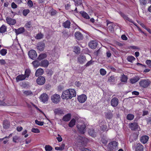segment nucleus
<instances>
[{"mask_svg": "<svg viewBox=\"0 0 151 151\" xmlns=\"http://www.w3.org/2000/svg\"><path fill=\"white\" fill-rule=\"evenodd\" d=\"M139 79V77L136 76L130 79V82L132 84H134L137 82Z\"/></svg>", "mask_w": 151, "mask_h": 151, "instance_id": "29", "label": "nucleus"}, {"mask_svg": "<svg viewBox=\"0 0 151 151\" xmlns=\"http://www.w3.org/2000/svg\"><path fill=\"white\" fill-rule=\"evenodd\" d=\"M40 99L43 102L45 103L48 101V96L46 94L43 93L40 96Z\"/></svg>", "mask_w": 151, "mask_h": 151, "instance_id": "17", "label": "nucleus"}, {"mask_svg": "<svg viewBox=\"0 0 151 151\" xmlns=\"http://www.w3.org/2000/svg\"><path fill=\"white\" fill-rule=\"evenodd\" d=\"M127 59L129 62L132 63L133 61L135 60V58L133 56H129L127 57Z\"/></svg>", "mask_w": 151, "mask_h": 151, "instance_id": "40", "label": "nucleus"}, {"mask_svg": "<svg viewBox=\"0 0 151 151\" xmlns=\"http://www.w3.org/2000/svg\"><path fill=\"white\" fill-rule=\"evenodd\" d=\"M115 80V78L114 76H110L108 78V82H109L111 84H112Z\"/></svg>", "mask_w": 151, "mask_h": 151, "instance_id": "34", "label": "nucleus"}, {"mask_svg": "<svg viewBox=\"0 0 151 151\" xmlns=\"http://www.w3.org/2000/svg\"><path fill=\"white\" fill-rule=\"evenodd\" d=\"M32 63L35 67H36L39 66L40 63L37 60H35L32 62Z\"/></svg>", "mask_w": 151, "mask_h": 151, "instance_id": "51", "label": "nucleus"}, {"mask_svg": "<svg viewBox=\"0 0 151 151\" xmlns=\"http://www.w3.org/2000/svg\"><path fill=\"white\" fill-rule=\"evenodd\" d=\"M76 120L75 119H72L69 122L68 125L70 127H72L74 126L76 124Z\"/></svg>", "mask_w": 151, "mask_h": 151, "instance_id": "36", "label": "nucleus"}, {"mask_svg": "<svg viewBox=\"0 0 151 151\" xmlns=\"http://www.w3.org/2000/svg\"><path fill=\"white\" fill-rule=\"evenodd\" d=\"M52 102L55 104H58L60 100V96L58 94L52 95L51 97Z\"/></svg>", "mask_w": 151, "mask_h": 151, "instance_id": "5", "label": "nucleus"}, {"mask_svg": "<svg viewBox=\"0 0 151 151\" xmlns=\"http://www.w3.org/2000/svg\"><path fill=\"white\" fill-rule=\"evenodd\" d=\"M107 26L108 27L109 30L111 32H113L114 25L112 23H110L109 21H107Z\"/></svg>", "mask_w": 151, "mask_h": 151, "instance_id": "26", "label": "nucleus"}, {"mask_svg": "<svg viewBox=\"0 0 151 151\" xmlns=\"http://www.w3.org/2000/svg\"><path fill=\"white\" fill-rule=\"evenodd\" d=\"M76 91L73 89H70L63 92L61 97L63 99H70L76 96Z\"/></svg>", "mask_w": 151, "mask_h": 151, "instance_id": "1", "label": "nucleus"}, {"mask_svg": "<svg viewBox=\"0 0 151 151\" xmlns=\"http://www.w3.org/2000/svg\"><path fill=\"white\" fill-rule=\"evenodd\" d=\"M3 125L4 129H8L10 127V122L7 120H5L3 122Z\"/></svg>", "mask_w": 151, "mask_h": 151, "instance_id": "18", "label": "nucleus"}, {"mask_svg": "<svg viewBox=\"0 0 151 151\" xmlns=\"http://www.w3.org/2000/svg\"><path fill=\"white\" fill-rule=\"evenodd\" d=\"M27 4L29 7H31L33 6V3L31 0H29L27 2Z\"/></svg>", "mask_w": 151, "mask_h": 151, "instance_id": "59", "label": "nucleus"}, {"mask_svg": "<svg viewBox=\"0 0 151 151\" xmlns=\"http://www.w3.org/2000/svg\"><path fill=\"white\" fill-rule=\"evenodd\" d=\"M100 74L102 76H104L105 75L106 73V71L103 68L100 69Z\"/></svg>", "mask_w": 151, "mask_h": 151, "instance_id": "49", "label": "nucleus"}, {"mask_svg": "<svg viewBox=\"0 0 151 151\" xmlns=\"http://www.w3.org/2000/svg\"><path fill=\"white\" fill-rule=\"evenodd\" d=\"M58 137H57V139L58 142H61L62 140V139L61 136L59 134H58Z\"/></svg>", "mask_w": 151, "mask_h": 151, "instance_id": "63", "label": "nucleus"}, {"mask_svg": "<svg viewBox=\"0 0 151 151\" xmlns=\"http://www.w3.org/2000/svg\"><path fill=\"white\" fill-rule=\"evenodd\" d=\"M128 78L127 76L124 74L121 75V80L122 82H126L127 81Z\"/></svg>", "mask_w": 151, "mask_h": 151, "instance_id": "33", "label": "nucleus"}, {"mask_svg": "<svg viewBox=\"0 0 151 151\" xmlns=\"http://www.w3.org/2000/svg\"><path fill=\"white\" fill-rule=\"evenodd\" d=\"M87 142V139L85 138L80 137L78 138V140L77 144L80 147L84 146L86 145Z\"/></svg>", "mask_w": 151, "mask_h": 151, "instance_id": "4", "label": "nucleus"}, {"mask_svg": "<svg viewBox=\"0 0 151 151\" xmlns=\"http://www.w3.org/2000/svg\"><path fill=\"white\" fill-rule=\"evenodd\" d=\"M45 149L46 151H51L53 149V148L50 145H46L45 146Z\"/></svg>", "mask_w": 151, "mask_h": 151, "instance_id": "45", "label": "nucleus"}, {"mask_svg": "<svg viewBox=\"0 0 151 151\" xmlns=\"http://www.w3.org/2000/svg\"><path fill=\"white\" fill-rule=\"evenodd\" d=\"M47 57V55L45 54H40L38 58V59L40 60L45 58Z\"/></svg>", "mask_w": 151, "mask_h": 151, "instance_id": "41", "label": "nucleus"}, {"mask_svg": "<svg viewBox=\"0 0 151 151\" xmlns=\"http://www.w3.org/2000/svg\"><path fill=\"white\" fill-rule=\"evenodd\" d=\"M65 145L64 144H62L60 147H55V149L56 150H62L65 148Z\"/></svg>", "mask_w": 151, "mask_h": 151, "instance_id": "42", "label": "nucleus"}, {"mask_svg": "<svg viewBox=\"0 0 151 151\" xmlns=\"http://www.w3.org/2000/svg\"><path fill=\"white\" fill-rule=\"evenodd\" d=\"M44 70L41 68H40L37 69L35 73V76H38L40 75H41L43 73Z\"/></svg>", "mask_w": 151, "mask_h": 151, "instance_id": "27", "label": "nucleus"}, {"mask_svg": "<svg viewBox=\"0 0 151 151\" xmlns=\"http://www.w3.org/2000/svg\"><path fill=\"white\" fill-rule=\"evenodd\" d=\"M88 45L91 48L95 49L98 45L97 42L96 40L91 41L89 42Z\"/></svg>", "mask_w": 151, "mask_h": 151, "instance_id": "12", "label": "nucleus"}, {"mask_svg": "<svg viewBox=\"0 0 151 151\" xmlns=\"http://www.w3.org/2000/svg\"><path fill=\"white\" fill-rule=\"evenodd\" d=\"M28 55L30 58L33 60H35L37 56L36 52L33 50H31L29 52Z\"/></svg>", "mask_w": 151, "mask_h": 151, "instance_id": "7", "label": "nucleus"}, {"mask_svg": "<svg viewBox=\"0 0 151 151\" xmlns=\"http://www.w3.org/2000/svg\"><path fill=\"white\" fill-rule=\"evenodd\" d=\"M57 12L53 9H52L50 11L49 13L51 16H54L57 13Z\"/></svg>", "mask_w": 151, "mask_h": 151, "instance_id": "43", "label": "nucleus"}, {"mask_svg": "<svg viewBox=\"0 0 151 151\" xmlns=\"http://www.w3.org/2000/svg\"><path fill=\"white\" fill-rule=\"evenodd\" d=\"M29 12L30 10L29 9H24L23 11L22 14L24 16H26Z\"/></svg>", "mask_w": 151, "mask_h": 151, "instance_id": "47", "label": "nucleus"}, {"mask_svg": "<svg viewBox=\"0 0 151 151\" xmlns=\"http://www.w3.org/2000/svg\"><path fill=\"white\" fill-rule=\"evenodd\" d=\"M87 99L86 96L84 94L79 96L78 97V101L81 103H83Z\"/></svg>", "mask_w": 151, "mask_h": 151, "instance_id": "14", "label": "nucleus"}, {"mask_svg": "<svg viewBox=\"0 0 151 151\" xmlns=\"http://www.w3.org/2000/svg\"><path fill=\"white\" fill-rule=\"evenodd\" d=\"M0 52L2 55H5L7 53L6 50L5 49H2L1 50Z\"/></svg>", "mask_w": 151, "mask_h": 151, "instance_id": "55", "label": "nucleus"}, {"mask_svg": "<svg viewBox=\"0 0 151 151\" xmlns=\"http://www.w3.org/2000/svg\"><path fill=\"white\" fill-rule=\"evenodd\" d=\"M45 47V44L44 42H39L37 44V49L40 51H42L44 50Z\"/></svg>", "mask_w": 151, "mask_h": 151, "instance_id": "15", "label": "nucleus"}, {"mask_svg": "<svg viewBox=\"0 0 151 151\" xmlns=\"http://www.w3.org/2000/svg\"><path fill=\"white\" fill-rule=\"evenodd\" d=\"M134 118V115L133 114H129L127 116V119L129 120H132Z\"/></svg>", "mask_w": 151, "mask_h": 151, "instance_id": "37", "label": "nucleus"}, {"mask_svg": "<svg viewBox=\"0 0 151 151\" xmlns=\"http://www.w3.org/2000/svg\"><path fill=\"white\" fill-rule=\"evenodd\" d=\"M76 38L78 40H82L83 38V36L82 33L80 32H76L74 34Z\"/></svg>", "mask_w": 151, "mask_h": 151, "instance_id": "11", "label": "nucleus"}, {"mask_svg": "<svg viewBox=\"0 0 151 151\" xmlns=\"http://www.w3.org/2000/svg\"><path fill=\"white\" fill-rule=\"evenodd\" d=\"M6 27L5 25L3 24L0 28V32L1 33H4L6 31Z\"/></svg>", "mask_w": 151, "mask_h": 151, "instance_id": "35", "label": "nucleus"}, {"mask_svg": "<svg viewBox=\"0 0 151 151\" xmlns=\"http://www.w3.org/2000/svg\"><path fill=\"white\" fill-rule=\"evenodd\" d=\"M49 64V62L47 60H42L41 62V66L45 68H47Z\"/></svg>", "mask_w": 151, "mask_h": 151, "instance_id": "24", "label": "nucleus"}, {"mask_svg": "<svg viewBox=\"0 0 151 151\" xmlns=\"http://www.w3.org/2000/svg\"><path fill=\"white\" fill-rule=\"evenodd\" d=\"M35 123L39 125V126H42L43 125L44 122H41L38 121L36 119L35 121Z\"/></svg>", "mask_w": 151, "mask_h": 151, "instance_id": "52", "label": "nucleus"}, {"mask_svg": "<svg viewBox=\"0 0 151 151\" xmlns=\"http://www.w3.org/2000/svg\"><path fill=\"white\" fill-rule=\"evenodd\" d=\"M70 22L69 20H67L63 23V26L65 28H69L70 26Z\"/></svg>", "mask_w": 151, "mask_h": 151, "instance_id": "30", "label": "nucleus"}, {"mask_svg": "<svg viewBox=\"0 0 151 151\" xmlns=\"http://www.w3.org/2000/svg\"><path fill=\"white\" fill-rule=\"evenodd\" d=\"M146 63L148 65L149 67L151 68V60H147L146 61Z\"/></svg>", "mask_w": 151, "mask_h": 151, "instance_id": "57", "label": "nucleus"}, {"mask_svg": "<svg viewBox=\"0 0 151 151\" xmlns=\"http://www.w3.org/2000/svg\"><path fill=\"white\" fill-rule=\"evenodd\" d=\"M6 20L7 23L10 25H14L16 23L15 20L9 17H6Z\"/></svg>", "mask_w": 151, "mask_h": 151, "instance_id": "16", "label": "nucleus"}, {"mask_svg": "<svg viewBox=\"0 0 151 151\" xmlns=\"http://www.w3.org/2000/svg\"><path fill=\"white\" fill-rule=\"evenodd\" d=\"M77 127L81 133L84 134L85 132L86 126L85 124H83L81 125H78Z\"/></svg>", "mask_w": 151, "mask_h": 151, "instance_id": "10", "label": "nucleus"}, {"mask_svg": "<svg viewBox=\"0 0 151 151\" xmlns=\"http://www.w3.org/2000/svg\"><path fill=\"white\" fill-rule=\"evenodd\" d=\"M71 117V114H68L63 117L62 120L64 121L68 122L70 120Z\"/></svg>", "mask_w": 151, "mask_h": 151, "instance_id": "25", "label": "nucleus"}, {"mask_svg": "<svg viewBox=\"0 0 151 151\" xmlns=\"http://www.w3.org/2000/svg\"><path fill=\"white\" fill-rule=\"evenodd\" d=\"M78 62L80 64H83L84 63L86 60L85 56L81 55L78 58Z\"/></svg>", "mask_w": 151, "mask_h": 151, "instance_id": "19", "label": "nucleus"}, {"mask_svg": "<svg viewBox=\"0 0 151 151\" xmlns=\"http://www.w3.org/2000/svg\"><path fill=\"white\" fill-rule=\"evenodd\" d=\"M140 4L142 6H145L147 3V0H139Z\"/></svg>", "mask_w": 151, "mask_h": 151, "instance_id": "44", "label": "nucleus"}, {"mask_svg": "<svg viewBox=\"0 0 151 151\" xmlns=\"http://www.w3.org/2000/svg\"><path fill=\"white\" fill-rule=\"evenodd\" d=\"M135 151H143V146L141 144L139 143L134 146Z\"/></svg>", "mask_w": 151, "mask_h": 151, "instance_id": "13", "label": "nucleus"}, {"mask_svg": "<svg viewBox=\"0 0 151 151\" xmlns=\"http://www.w3.org/2000/svg\"><path fill=\"white\" fill-rule=\"evenodd\" d=\"M23 93L26 96H31L33 95V92L30 90L23 91Z\"/></svg>", "mask_w": 151, "mask_h": 151, "instance_id": "32", "label": "nucleus"}, {"mask_svg": "<svg viewBox=\"0 0 151 151\" xmlns=\"http://www.w3.org/2000/svg\"><path fill=\"white\" fill-rule=\"evenodd\" d=\"M105 115L106 119L109 120L111 119L113 117V114L111 111H108L106 113Z\"/></svg>", "mask_w": 151, "mask_h": 151, "instance_id": "22", "label": "nucleus"}, {"mask_svg": "<svg viewBox=\"0 0 151 151\" xmlns=\"http://www.w3.org/2000/svg\"><path fill=\"white\" fill-rule=\"evenodd\" d=\"M26 78V76L24 75H19L17 76L16 78V81L17 82L24 80Z\"/></svg>", "mask_w": 151, "mask_h": 151, "instance_id": "20", "label": "nucleus"}, {"mask_svg": "<svg viewBox=\"0 0 151 151\" xmlns=\"http://www.w3.org/2000/svg\"><path fill=\"white\" fill-rule=\"evenodd\" d=\"M80 14L82 15V16L84 18L87 19H89L90 17L84 11H81Z\"/></svg>", "mask_w": 151, "mask_h": 151, "instance_id": "31", "label": "nucleus"}, {"mask_svg": "<svg viewBox=\"0 0 151 151\" xmlns=\"http://www.w3.org/2000/svg\"><path fill=\"white\" fill-rule=\"evenodd\" d=\"M47 74L50 76H51L53 73V72L52 70H47L46 71Z\"/></svg>", "mask_w": 151, "mask_h": 151, "instance_id": "56", "label": "nucleus"}, {"mask_svg": "<svg viewBox=\"0 0 151 151\" xmlns=\"http://www.w3.org/2000/svg\"><path fill=\"white\" fill-rule=\"evenodd\" d=\"M31 131L34 133H39L40 132V130L38 129L34 128H32Z\"/></svg>", "mask_w": 151, "mask_h": 151, "instance_id": "50", "label": "nucleus"}, {"mask_svg": "<svg viewBox=\"0 0 151 151\" xmlns=\"http://www.w3.org/2000/svg\"><path fill=\"white\" fill-rule=\"evenodd\" d=\"M149 139V137L147 135L142 136L140 139V142L143 144L147 143Z\"/></svg>", "mask_w": 151, "mask_h": 151, "instance_id": "21", "label": "nucleus"}, {"mask_svg": "<svg viewBox=\"0 0 151 151\" xmlns=\"http://www.w3.org/2000/svg\"><path fill=\"white\" fill-rule=\"evenodd\" d=\"M88 131L89 134L91 136L94 137L96 136L95 133L93 129H90Z\"/></svg>", "mask_w": 151, "mask_h": 151, "instance_id": "38", "label": "nucleus"}, {"mask_svg": "<svg viewBox=\"0 0 151 151\" xmlns=\"http://www.w3.org/2000/svg\"><path fill=\"white\" fill-rule=\"evenodd\" d=\"M19 139L18 137L17 136H15L13 137V141L15 142H17V140H18Z\"/></svg>", "mask_w": 151, "mask_h": 151, "instance_id": "64", "label": "nucleus"}, {"mask_svg": "<svg viewBox=\"0 0 151 151\" xmlns=\"http://www.w3.org/2000/svg\"><path fill=\"white\" fill-rule=\"evenodd\" d=\"M101 51L100 49H99L97 51L95 52L94 53V55L96 56H98L99 53H100V52Z\"/></svg>", "mask_w": 151, "mask_h": 151, "instance_id": "62", "label": "nucleus"}, {"mask_svg": "<svg viewBox=\"0 0 151 151\" xmlns=\"http://www.w3.org/2000/svg\"><path fill=\"white\" fill-rule=\"evenodd\" d=\"M151 82L148 79H141L139 82L140 86L142 88L147 87L150 84Z\"/></svg>", "mask_w": 151, "mask_h": 151, "instance_id": "3", "label": "nucleus"}, {"mask_svg": "<svg viewBox=\"0 0 151 151\" xmlns=\"http://www.w3.org/2000/svg\"><path fill=\"white\" fill-rule=\"evenodd\" d=\"M100 127H101V130L103 131H107V126L106 124H104L102 125L100 124Z\"/></svg>", "mask_w": 151, "mask_h": 151, "instance_id": "39", "label": "nucleus"}, {"mask_svg": "<svg viewBox=\"0 0 151 151\" xmlns=\"http://www.w3.org/2000/svg\"><path fill=\"white\" fill-rule=\"evenodd\" d=\"M129 127L132 130H138L140 129L138 123L135 122L129 124Z\"/></svg>", "mask_w": 151, "mask_h": 151, "instance_id": "6", "label": "nucleus"}, {"mask_svg": "<svg viewBox=\"0 0 151 151\" xmlns=\"http://www.w3.org/2000/svg\"><path fill=\"white\" fill-rule=\"evenodd\" d=\"M30 73V71L29 69H26L25 72V75L26 77H28Z\"/></svg>", "mask_w": 151, "mask_h": 151, "instance_id": "54", "label": "nucleus"}, {"mask_svg": "<svg viewBox=\"0 0 151 151\" xmlns=\"http://www.w3.org/2000/svg\"><path fill=\"white\" fill-rule=\"evenodd\" d=\"M118 143L115 141H113L109 143L108 145V148L110 150L115 151L118 149Z\"/></svg>", "mask_w": 151, "mask_h": 151, "instance_id": "2", "label": "nucleus"}, {"mask_svg": "<svg viewBox=\"0 0 151 151\" xmlns=\"http://www.w3.org/2000/svg\"><path fill=\"white\" fill-rule=\"evenodd\" d=\"M119 103V101L117 98L114 97L113 98L111 101V104L113 107H116L118 106Z\"/></svg>", "mask_w": 151, "mask_h": 151, "instance_id": "9", "label": "nucleus"}, {"mask_svg": "<svg viewBox=\"0 0 151 151\" xmlns=\"http://www.w3.org/2000/svg\"><path fill=\"white\" fill-rule=\"evenodd\" d=\"M15 32L17 35L21 34L25 31V29L23 27H21L17 29H15Z\"/></svg>", "mask_w": 151, "mask_h": 151, "instance_id": "28", "label": "nucleus"}, {"mask_svg": "<svg viewBox=\"0 0 151 151\" xmlns=\"http://www.w3.org/2000/svg\"><path fill=\"white\" fill-rule=\"evenodd\" d=\"M125 20H127L129 21V22H130L133 24H134L136 26V24L133 21L132 19H130L129 17H128L127 16L126 17H125V18L124 19Z\"/></svg>", "mask_w": 151, "mask_h": 151, "instance_id": "48", "label": "nucleus"}, {"mask_svg": "<svg viewBox=\"0 0 151 151\" xmlns=\"http://www.w3.org/2000/svg\"><path fill=\"white\" fill-rule=\"evenodd\" d=\"M12 7L14 9L16 8L17 7V5L14 3L12 2L11 4Z\"/></svg>", "mask_w": 151, "mask_h": 151, "instance_id": "61", "label": "nucleus"}, {"mask_svg": "<svg viewBox=\"0 0 151 151\" xmlns=\"http://www.w3.org/2000/svg\"><path fill=\"white\" fill-rule=\"evenodd\" d=\"M75 2L76 6L81 5L82 4V0H73Z\"/></svg>", "mask_w": 151, "mask_h": 151, "instance_id": "46", "label": "nucleus"}, {"mask_svg": "<svg viewBox=\"0 0 151 151\" xmlns=\"http://www.w3.org/2000/svg\"><path fill=\"white\" fill-rule=\"evenodd\" d=\"M54 111L55 114L59 115L64 114L63 111L60 108L55 109Z\"/></svg>", "mask_w": 151, "mask_h": 151, "instance_id": "23", "label": "nucleus"}, {"mask_svg": "<svg viewBox=\"0 0 151 151\" xmlns=\"http://www.w3.org/2000/svg\"><path fill=\"white\" fill-rule=\"evenodd\" d=\"M31 22H29L25 24V27L26 28H29L31 27Z\"/></svg>", "mask_w": 151, "mask_h": 151, "instance_id": "58", "label": "nucleus"}, {"mask_svg": "<svg viewBox=\"0 0 151 151\" xmlns=\"http://www.w3.org/2000/svg\"><path fill=\"white\" fill-rule=\"evenodd\" d=\"M81 151H91L90 150L84 147L81 148L80 149Z\"/></svg>", "mask_w": 151, "mask_h": 151, "instance_id": "60", "label": "nucleus"}, {"mask_svg": "<svg viewBox=\"0 0 151 151\" xmlns=\"http://www.w3.org/2000/svg\"><path fill=\"white\" fill-rule=\"evenodd\" d=\"M43 35L41 33L38 34L35 37V38L37 39H40L42 38Z\"/></svg>", "mask_w": 151, "mask_h": 151, "instance_id": "53", "label": "nucleus"}, {"mask_svg": "<svg viewBox=\"0 0 151 151\" xmlns=\"http://www.w3.org/2000/svg\"><path fill=\"white\" fill-rule=\"evenodd\" d=\"M37 83L39 85H43L45 82V79L42 76H40L38 78L36 81Z\"/></svg>", "mask_w": 151, "mask_h": 151, "instance_id": "8", "label": "nucleus"}]
</instances>
